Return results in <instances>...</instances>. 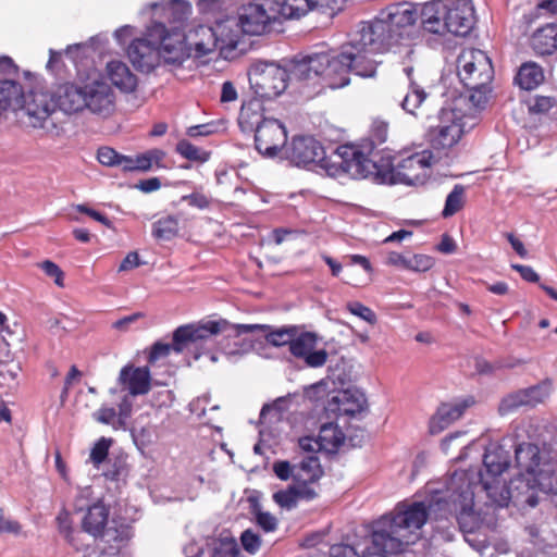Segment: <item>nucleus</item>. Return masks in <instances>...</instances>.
<instances>
[{
  "mask_svg": "<svg viewBox=\"0 0 557 557\" xmlns=\"http://www.w3.org/2000/svg\"><path fill=\"white\" fill-rule=\"evenodd\" d=\"M484 471H455L446 483L444 491H435L430 499L424 500L435 519L454 516L465 534L476 531L481 515L475 510L474 497L478 491L485 492L491 503L498 507L508 505L510 488L502 478L509 467V454L502 446L491 444L483 456Z\"/></svg>",
  "mask_w": 557,
  "mask_h": 557,
  "instance_id": "obj_1",
  "label": "nucleus"
},
{
  "mask_svg": "<svg viewBox=\"0 0 557 557\" xmlns=\"http://www.w3.org/2000/svg\"><path fill=\"white\" fill-rule=\"evenodd\" d=\"M265 324H231L226 320L207 321L201 324H187L177 327L173 333V343L158 342L151 347L148 361L150 363L169 356L172 351L182 354L193 352L195 359H199L208 351L205 345L211 342L212 336L223 334L225 338L233 339L234 347L227 343L223 349L227 356L248 352L250 349L259 350V347H278V331H269Z\"/></svg>",
  "mask_w": 557,
  "mask_h": 557,
  "instance_id": "obj_2",
  "label": "nucleus"
},
{
  "mask_svg": "<svg viewBox=\"0 0 557 557\" xmlns=\"http://www.w3.org/2000/svg\"><path fill=\"white\" fill-rule=\"evenodd\" d=\"M434 517L425 502H400L373 524L371 557L398 555L407 550L421 536V529Z\"/></svg>",
  "mask_w": 557,
  "mask_h": 557,
  "instance_id": "obj_3",
  "label": "nucleus"
},
{
  "mask_svg": "<svg viewBox=\"0 0 557 557\" xmlns=\"http://www.w3.org/2000/svg\"><path fill=\"white\" fill-rule=\"evenodd\" d=\"M281 157L297 166H310L315 173L332 178L359 180L360 150L350 145L337 147L331 154L311 136L294 137L290 143L281 147Z\"/></svg>",
  "mask_w": 557,
  "mask_h": 557,
  "instance_id": "obj_4",
  "label": "nucleus"
},
{
  "mask_svg": "<svg viewBox=\"0 0 557 557\" xmlns=\"http://www.w3.org/2000/svg\"><path fill=\"white\" fill-rule=\"evenodd\" d=\"M349 61L344 57V46L339 53L321 52L304 57L283 59L281 81L287 88L294 82L320 77L332 89L343 88L350 83Z\"/></svg>",
  "mask_w": 557,
  "mask_h": 557,
  "instance_id": "obj_5",
  "label": "nucleus"
},
{
  "mask_svg": "<svg viewBox=\"0 0 557 557\" xmlns=\"http://www.w3.org/2000/svg\"><path fill=\"white\" fill-rule=\"evenodd\" d=\"M433 154L430 150H423L401 160L394 168L387 158L379 160L369 159L360 151L358 168L362 174L360 178L370 180L375 184H422L429 176Z\"/></svg>",
  "mask_w": 557,
  "mask_h": 557,
  "instance_id": "obj_6",
  "label": "nucleus"
},
{
  "mask_svg": "<svg viewBox=\"0 0 557 557\" xmlns=\"http://www.w3.org/2000/svg\"><path fill=\"white\" fill-rule=\"evenodd\" d=\"M417 17L418 13L413 4L392 3L381 10L374 21L359 23L363 32L359 38L368 39L372 45L392 49L408 36V28L414 24Z\"/></svg>",
  "mask_w": 557,
  "mask_h": 557,
  "instance_id": "obj_7",
  "label": "nucleus"
},
{
  "mask_svg": "<svg viewBox=\"0 0 557 557\" xmlns=\"http://www.w3.org/2000/svg\"><path fill=\"white\" fill-rule=\"evenodd\" d=\"M437 123L431 124L428 138L434 149H449L457 145L463 134L475 126L474 117L461 113L447 101L438 111Z\"/></svg>",
  "mask_w": 557,
  "mask_h": 557,
  "instance_id": "obj_8",
  "label": "nucleus"
},
{
  "mask_svg": "<svg viewBox=\"0 0 557 557\" xmlns=\"http://www.w3.org/2000/svg\"><path fill=\"white\" fill-rule=\"evenodd\" d=\"M55 110L53 92L44 90L30 91L23 106L26 123L34 128L42 129L50 137H60L63 134L62 126L53 117Z\"/></svg>",
  "mask_w": 557,
  "mask_h": 557,
  "instance_id": "obj_9",
  "label": "nucleus"
},
{
  "mask_svg": "<svg viewBox=\"0 0 557 557\" xmlns=\"http://www.w3.org/2000/svg\"><path fill=\"white\" fill-rule=\"evenodd\" d=\"M362 34V26L358 24L351 33L348 44L344 46V57L350 63V73L364 78L374 77L381 61L372 59L371 55L387 52L391 48L372 45L368 39L360 40L359 37Z\"/></svg>",
  "mask_w": 557,
  "mask_h": 557,
  "instance_id": "obj_10",
  "label": "nucleus"
},
{
  "mask_svg": "<svg viewBox=\"0 0 557 557\" xmlns=\"http://www.w3.org/2000/svg\"><path fill=\"white\" fill-rule=\"evenodd\" d=\"M457 74L466 88H478L490 85L494 70L484 51L467 48L457 58Z\"/></svg>",
  "mask_w": 557,
  "mask_h": 557,
  "instance_id": "obj_11",
  "label": "nucleus"
},
{
  "mask_svg": "<svg viewBox=\"0 0 557 557\" xmlns=\"http://www.w3.org/2000/svg\"><path fill=\"white\" fill-rule=\"evenodd\" d=\"M322 473L318 457L312 455L305 457L294 474L296 481L286 491H281V507L289 509L300 499H312L315 493L309 486V483L319 480Z\"/></svg>",
  "mask_w": 557,
  "mask_h": 557,
  "instance_id": "obj_12",
  "label": "nucleus"
},
{
  "mask_svg": "<svg viewBox=\"0 0 557 557\" xmlns=\"http://www.w3.org/2000/svg\"><path fill=\"white\" fill-rule=\"evenodd\" d=\"M553 392V380L544 379L535 385L515 391L503 397L498 405V412L505 416L521 407L534 408L537 405L544 404Z\"/></svg>",
  "mask_w": 557,
  "mask_h": 557,
  "instance_id": "obj_13",
  "label": "nucleus"
},
{
  "mask_svg": "<svg viewBox=\"0 0 557 557\" xmlns=\"http://www.w3.org/2000/svg\"><path fill=\"white\" fill-rule=\"evenodd\" d=\"M249 83L255 94L263 101L278 97V63L257 61L249 71Z\"/></svg>",
  "mask_w": 557,
  "mask_h": 557,
  "instance_id": "obj_14",
  "label": "nucleus"
},
{
  "mask_svg": "<svg viewBox=\"0 0 557 557\" xmlns=\"http://www.w3.org/2000/svg\"><path fill=\"white\" fill-rule=\"evenodd\" d=\"M288 345L290 354L304 360L308 368H321L329 358L325 349H315L317 336L313 333H301L289 341H281V346Z\"/></svg>",
  "mask_w": 557,
  "mask_h": 557,
  "instance_id": "obj_15",
  "label": "nucleus"
},
{
  "mask_svg": "<svg viewBox=\"0 0 557 557\" xmlns=\"http://www.w3.org/2000/svg\"><path fill=\"white\" fill-rule=\"evenodd\" d=\"M449 34L467 36L474 25V8L471 0H443Z\"/></svg>",
  "mask_w": 557,
  "mask_h": 557,
  "instance_id": "obj_16",
  "label": "nucleus"
},
{
  "mask_svg": "<svg viewBox=\"0 0 557 557\" xmlns=\"http://www.w3.org/2000/svg\"><path fill=\"white\" fill-rule=\"evenodd\" d=\"M238 16L236 17L242 30L246 35L260 36L264 34L275 16L271 15L261 3H245L237 8Z\"/></svg>",
  "mask_w": 557,
  "mask_h": 557,
  "instance_id": "obj_17",
  "label": "nucleus"
},
{
  "mask_svg": "<svg viewBox=\"0 0 557 557\" xmlns=\"http://www.w3.org/2000/svg\"><path fill=\"white\" fill-rule=\"evenodd\" d=\"M278 423V398L271 404L263 405L259 418V442L255 445L256 454H263L264 449L276 453L278 442L275 437L276 425Z\"/></svg>",
  "mask_w": 557,
  "mask_h": 557,
  "instance_id": "obj_18",
  "label": "nucleus"
},
{
  "mask_svg": "<svg viewBox=\"0 0 557 557\" xmlns=\"http://www.w3.org/2000/svg\"><path fill=\"white\" fill-rule=\"evenodd\" d=\"M85 109L94 114L110 115L115 108V96L112 88L104 82L95 81L84 85Z\"/></svg>",
  "mask_w": 557,
  "mask_h": 557,
  "instance_id": "obj_19",
  "label": "nucleus"
},
{
  "mask_svg": "<svg viewBox=\"0 0 557 557\" xmlns=\"http://www.w3.org/2000/svg\"><path fill=\"white\" fill-rule=\"evenodd\" d=\"M325 409L337 416L356 417L367 409V398L357 388L337 391L327 400Z\"/></svg>",
  "mask_w": 557,
  "mask_h": 557,
  "instance_id": "obj_20",
  "label": "nucleus"
},
{
  "mask_svg": "<svg viewBox=\"0 0 557 557\" xmlns=\"http://www.w3.org/2000/svg\"><path fill=\"white\" fill-rule=\"evenodd\" d=\"M127 55L140 72L149 73L161 64V52L158 46L145 38L133 40L128 46Z\"/></svg>",
  "mask_w": 557,
  "mask_h": 557,
  "instance_id": "obj_21",
  "label": "nucleus"
},
{
  "mask_svg": "<svg viewBox=\"0 0 557 557\" xmlns=\"http://www.w3.org/2000/svg\"><path fill=\"white\" fill-rule=\"evenodd\" d=\"M213 28L220 46V54L224 59L233 58V52L238 49L245 35L237 18L230 15L224 20H218Z\"/></svg>",
  "mask_w": 557,
  "mask_h": 557,
  "instance_id": "obj_22",
  "label": "nucleus"
},
{
  "mask_svg": "<svg viewBox=\"0 0 557 557\" xmlns=\"http://www.w3.org/2000/svg\"><path fill=\"white\" fill-rule=\"evenodd\" d=\"M445 13L443 0H433L424 3L419 15L423 34L434 35L440 38L449 34Z\"/></svg>",
  "mask_w": 557,
  "mask_h": 557,
  "instance_id": "obj_23",
  "label": "nucleus"
},
{
  "mask_svg": "<svg viewBox=\"0 0 557 557\" xmlns=\"http://www.w3.org/2000/svg\"><path fill=\"white\" fill-rule=\"evenodd\" d=\"M472 404L473 399L471 397L465 398L462 400L442 404L430 419V433L438 434L443 432L453 422L458 420L463 414L465 410Z\"/></svg>",
  "mask_w": 557,
  "mask_h": 557,
  "instance_id": "obj_24",
  "label": "nucleus"
},
{
  "mask_svg": "<svg viewBox=\"0 0 557 557\" xmlns=\"http://www.w3.org/2000/svg\"><path fill=\"white\" fill-rule=\"evenodd\" d=\"M84 95V86L74 83L62 84L53 91L55 107L65 114L82 112L86 107Z\"/></svg>",
  "mask_w": 557,
  "mask_h": 557,
  "instance_id": "obj_25",
  "label": "nucleus"
},
{
  "mask_svg": "<svg viewBox=\"0 0 557 557\" xmlns=\"http://www.w3.org/2000/svg\"><path fill=\"white\" fill-rule=\"evenodd\" d=\"M516 466L519 469V476L530 475L532 479H525L527 485L531 486L536 482L535 475L539 474L541 467V454L537 445L532 443H522L516 447Z\"/></svg>",
  "mask_w": 557,
  "mask_h": 557,
  "instance_id": "obj_26",
  "label": "nucleus"
},
{
  "mask_svg": "<svg viewBox=\"0 0 557 557\" xmlns=\"http://www.w3.org/2000/svg\"><path fill=\"white\" fill-rule=\"evenodd\" d=\"M150 371L147 367L127 364L120 371L117 382L132 396L145 395L150 388Z\"/></svg>",
  "mask_w": 557,
  "mask_h": 557,
  "instance_id": "obj_27",
  "label": "nucleus"
},
{
  "mask_svg": "<svg viewBox=\"0 0 557 557\" xmlns=\"http://www.w3.org/2000/svg\"><path fill=\"white\" fill-rule=\"evenodd\" d=\"M278 122L274 119H263L257 123L255 129L256 149L267 158H275L278 154L276 138Z\"/></svg>",
  "mask_w": 557,
  "mask_h": 557,
  "instance_id": "obj_28",
  "label": "nucleus"
},
{
  "mask_svg": "<svg viewBox=\"0 0 557 557\" xmlns=\"http://www.w3.org/2000/svg\"><path fill=\"white\" fill-rule=\"evenodd\" d=\"M469 95L460 94L453 97L449 102L461 113H469L474 117V124L478 122V113L487 102L488 85L478 88H467Z\"/></svg>",
  "mask_w": 557,
  "mask_h": 557,
  "instance_id": "obj_29",
  "label": "nucleus"
},
{
  "mask_svg": "<svg viewBox=\"0 0 557 557\" xmlns=\"http://www.w3.org/2000/svg\"><path fill=\"white\" fill-rule=\"evenodd\" d=\"M186 40L197 57H205L215 50L220 51L213 26L199 25L187 34Z\"/></svg>",
  "mask_w": 557,
  "mask_h": 557,
  "instance_id": "obj_30",
  "label": "nucleus"
},
{
  "mask_svg": "<svg viewBox=\"0 0 557 557\" xmlns=\"http://www.w3.org/2000/svg\"><path fill=\"white\" fill-rule=\"evenodd\" d=\"M109 520V508L102 500H97L87 507L82 519V529L84 532L98 537L103 535Z\"/></svg>",
  "mask_w": 557,
  "mask_h": 557,
  "instance_id": "obj_31",
  "label": "nucleus"
},
{
  "mask_svg": "<svg viewBox=\"0 0 557 557\" xmlns=\"http://www.w3.org/2000/svg\"><path fill=\"white\" fill-rule=\"evenodd\" d=\"M392 98L406 113L418 116V110L425 102L428 94L414 81H410L405 94L393 90Z\"/></svg>",
  "mask_w": 557,
  "mask_h": 557,
  "instance_id": "obj_32",
  "label": "nucleus"
},
{
  "mask_svg": "<svg viewBox=\"0 0 557 557\" xmlns=\"http://www.w3.org/2000/svg\"><path fill=\"white\" fill-rule=\"evenodd\" d=\"M156 32L162 37L160 46H158L161 52V64L180 66L187 59V54L184 50V44L182 40L171 42V39L164 37L166 28L163 24L159 23L156 25Z\"/></svg>",
  "mask_w": 557,
  "mask_h": 557,
  "instance_id": "obj_33",
  "label": "nucleus"
},
{
  "mask_svg": "<svg viewBox=\"0 0 557 557\" xmlns=\"http://www.w3.org/2000/svg\"><path fill=\"white\" fill-rule=\"evenodd\" d=\"M26 95L18 82L13 79L0 81V112L2 110H23Z\"/></svg>",
  "mask_w": 557,
  "mask_h": 557,
  "instance_id": "obj_34",
  "label": "nucleus"
},
{
  "mask_svg": "<svg viewBox=\"0 0 557 557\" xmlns=\"http://www.w3.org/2000/svg\"><path fill=\"white\" fill-rule=\"evenodd\" d=\"M107 73L111 83L123 92H132L137 87V77L122 61L107 64Z\"/></svg>",
  "mask_w": 557,
  "mask_h": 557,
  "instance_id": "obj_35",
  "label": "nucleus"
},
{
  "mask_svg": "<svg viewBox=\"0 0 557 557\" xmlns=\"http://www.w3.org/2000/svg\"><path fill=\"white\" fill-rule=\"evenodd\" d=\"M314 9L331 10V3L329 0H283L281 1V17L300 18Z\"/></svg>",
  "mask_w": 557,
  "mask_h": 557,
  "instance_id": "obj_36",
  "label": "nucleus"
},
{
  "mask_svg": "<svg viewBox=\"0 0 557 557\" xmlns=\"http://www.w3.org/2000/svg\"><path fill=\"white\" fill-rule=\"evenodd\" d=\"M196 7L199 13L208 20H224L237 9L236 0H198Z\"/></svg>",
  "mask_w": 557,
  "mask_h": 557,
  "instance_id": "obj_37",
  "label": "nucleus"
},
{
  "mask_svg": "<svg viewBox=\"0 0 557 557\" xmlns=\"http://www.w3.org/2000/svg\"><path fill=\"white\" fill-rule=\"evenodd\" d=\"M532 47L537 54H552L557 49V24L537 29L532 36Z\"/></svg>",
  "mask_w": 557,
  "mask_h": 557,
  "instance_id": "obj_38",
  "label": "nucleus"
},
{
  "mask_svg": "<svg viewBox=\"0 0 557 557\" xmlns=\"http://www.w3.org/2000/svg\"><path fill=\"white\" fill-rule=\"evenodd\" d=\"M344 433L336 424L325 423L320 428L315 445L318 450L335 453L344 443Z\"/></svg>",
  "mask_w": 557,
  "mask_h": 557,
  "instance_id": "obj_39",
  "label": "nucleus"
},
{
  "mask_svg": "<svg viewBox=\"0 0 557 557\" xmlns=\"http://www.w3.org/2000/svg\"><path fill=\"white\" fill-rule=\"evenodd\" d=\"M544 81V74L541 66L534 62H528L520 66L516 76L517 84L525 90L536 88Z\"/></svg>",
  "mask_w": 557,
  "mask_h": 557,
  "instance_id": "obj_40",
  "label": "nucleus"
},
{
  "mask_svg": "<svg viewBox=\"0 0 557 557\" xmlns=\"http://www.w3.org/2000/svg\"><path fill=\"white\" fill-rule=\"evenodd\" d=\"M249 512L253 515L257 524L265 532L274 531L276 528V518L268 511H263L260 504V494L252 492L247 497Z\"/></svg>",
  "mask_w": 557,
  "mask_h": 557,
  "instance_id": "obj_41",
  "label": "nucleus"
},
{
  "mask_svg": "<svg viewBox=\"0 0 557 557\" xmlns=\"http://www.w3.org/2000/svg\"><path fill=\"white\" fill-rule=\"evenodd\" d=\"M55 522L59 533L63 536V539L70 545L78 548L77 537L79 536V532L75 530L71 515L65 508L60 510L55 518Z\"/></svg>",
  "mask_w": 557,
  "mask_h": 557,
  "instance_id": "obj_42",
  "label": "nucleus"
},
{
  "mask_svg": "<svg viewBox=\"0 0 557 557\" xmlns=\"http://www.w3.org/2000/svg\"><path fill=\"white\" fill-rule=\"evenodd\" d=\"M178 232V221L169 215L153 223L152 235L159 240H171Z\"/></svg>",
  "mask_w": 557,
  "mask_h": 557,
  "instance_id": "obj_43",
  "label": "nucleus"
},
{
  "mask_svg": "<svg viewBox=\"0 0 557 557\" xmlns=\"http://www.w3.org/2000/svg\"><path fill=\"white\" fill-rule=\"evenodd\" d=\"M176 152L189 161L200 163L207 162L210 159V152L198 148L186 139L177 143Z\"/></svg>",
  "mask_w": 557,
  "mask_h": 557,
  "instance_id": "obj_44",
  "label": "nucleus"
},
{
  "mask_svg": "<svg viewBox=\"0 0 557 557\" xmlns=\"http://www.w3.org/2000/svg\"><path fill=\"white\" fill-rule=\"evenodd\" d=\"M162 5L169 13V20L173 22H182L186 20L190 13V5L184 0H172L169 3H153L152 8Z\"/></svg>",
  "mask_w": 557,
  "mask_h": 557,
  "instance_id": "obj_45",
  "label": "nucleus"
},
{
  "mask_svg": "<svg viewBox=\"0 0 557 557\" xmlns=\"http://www.w3.org/2000/svg\"><path fill=\"white\" fill-rule=\"evenodd\" d=\"M465 188L461 185H456L448 194L445 207L443 209V216L448 218L457 213L463 206Z\"/></svg>",
  "mask_w": 557,
  "mask_h": 557,
  "instance_id": "obj_46",
  "label": "nucleus"
},
{
  "mask_svg": "<svg viewBox=\"0 0 557 557\" xmlns=\"http://www.w3.org/2000/svg\"><path fill=\"white\" fill-rule=\"evenodd\" d=\"M98 161L106 166H120L124 171L126 156L120 154L110 147H102L97 153Z\"/></svg>",
  "mask_w": 557,
  "mask_h": 557,
  "instance_id": "obj_47",
  "label": "nucleus"
},
{
  "mask_svg": "<svg viewBox=\"0 0 557 557\" xmlns=\"http://www.w3.org/2000/svg\"><path fill=\"white\" fill-rule=\"evenodd\" d=\"M111 444L112 440L101 437L92 446L89 459L96 468H99V466L107 459Z\"/></svg>",
  "mask_w": 557,
  "mask_h": 557,
  "instance_id": "obj_48",
  "label": "nucleus"
},
{
  "mask_svg": "<svg viewBox=\"0 0 557 557\" xmlns=\"http://www.w3.org/2000/svg\"><path fill=\"white\" fill-rule=\"evenodd\" d=\"M107 541L115 543L116 547L125 545L133 536L132 528L127 524H121L116 528H110L106 532Z\"/></svg>",
  "mask_w": 557,
  "mask_h": 557,
  "instance_id": "obj_49",
  "label": "nucleus"
},
{
  "mask_svg": "<svg viewBox=\"0 0 557 557\" xmlns=\"http://www.w3.org/2000/svg\"><path fill=\"white\" fill-rule=\"evenodd\" d=\"M434 264V258L429 255H409L407 270L413 272H426L432 269Z\"/></svg>",
  "mask_w": 557,
  "mask_h": 557,
  "instance_id": "obj_50",
  "label": "nucleus"
},
{
  "mask_svg": "<svg viewBox=\"0 0 557 557\" xmlns=\"http://www.w3.org/2000/svg\"><path fill=\"white\" fill-rule=\"evenodd\" d=\"M346 309L354 315L373 325L376 323L377 318L375 312L359 301H349L346 305Z\"/></svg>",
  "mask_w": 557,
  "mask_h": 557,
  "instance_id": "obj_51",
  "label": "nucleus"
},
{
  "mask_svg": "<svg viewBox=\"0 0 557 557\" xmlns=\"http://www.w3.org/2000/svg\"><path fill=\"white\" fill-rule=\"evenodd\" d=\"M239 553L238 544L234 539H221L214 547V557H236Z\"/></svg>",
  "mask_w": 557,
  "mask_h": 557,
  "instance_id": "obj_52",
  "label": "nucleus"
},
{
  "mask_svg": "<svg viewBox=\"0 0 557 557\" xmlns=\"http://www.w3.org/2000/svg\"><path fill=\"white\" fill-rule=\"evenodd\" d=\"M152 168L151 162L147 156V152L136 156L135 158L127 157L124 160V172H134V171H148Z\"/></svg>",
  "mask_w": 557,
  "mask_h": 557,
  "instance_id": "obj_53",
  "label": "nucleus"
},
{
  "mask_svg": "<svg viewBox=\"0 0 557 557\" xmlns=\"http://www.w3.org/2000/svg\"><path fill=\"white\" fill-rule=\"evenodd\" d=\"M38 267L45 272L47 276L53 278L54 283L59 287H63L64 273L57 263L52 262L51 260H45L38 263Z\"/></svg>",
  "mask_w": 557,
  "mask_h": 557,
  "instance_id": "obj_54",
  "label": "nucleus"
},
{
  "mask_svg": "<svg viewBox=\"0 0 557 557\" xmlns=\"http://www.w3.org/2000/svg\"><path fill=\"white\" fill-rule=\"evenodd\" d=\"M92 418L101 423L115 426L117 424V412L113 407L101 406L92 413Z\"/></svg>",
  "mask_w": 557,
  "mask_h": 557,
  "instance_id": "obj_55",
  "label": "nucleus"
},
{
  "mask_svg": "<svg viewBox=\"0 0 557 557\" xmlns=\"http://www.w3.org/2000/svg\"><path fill=\"white\" fill-rule=\"evenodd\" d=\"M240 543L246 552L255 554L260 548L261 540L257 533L248 529L242 533Z\"/></svg>",
  "mask_w": 557,
  "mask_h": 557,
  "instance_id": "obj_56",
  "label": "nucleus"
},
{
  "mask_svg": "<svg viewBox=\"0 0 557 557\" xmlns=\"http://www.w3.org/2000/svg\"><path fill=\"white\" fill-rule=\"evenodd\" d=\"M555 103L556 101L552 97L536 96L530 104V111L533 113H545L549 111Z\"/></svg>",
  "mask_w": 557,
  "mask_h": 557,
  "instance_id": "obj_57",
  "label": "nucleus"
},
{
  "mask_svg": "<svg viewBox=\"0 0 557 557\" xmlns=\"http://www.w3.org/2000/svg\"><path fill=\"white\" fill-rule=\"evenodd\" d=\"M144 317V313L143 312H135L131 315H127V317H124L117 321H115L113 324H112V327L120 331V332H126L129 330V326L135 323L136 321H138L139 319H141Z\"/></svg>",
  "mask_w": 557,
  "mask_h": 557,
  "instance_id": "obj_58",
  "label": "nucleus"
},
{
  "mask_svg": "<svg viewBox=\"0 0 557 557\" xmlns=\"http://www.w3.org/2000/svg\"><path fill=\"white\" fill-rule=\"evenodd\" d=\"M388 125L383 121H375L372 125V138L375 143L382 144L387 138Z\"/></svg>",
  "mask_w": 557,
  "mask_h": 557,
  "instance_id": "obj_59",
  "label": "nucleus"
},
{
  "mask_svg": "<svg viewBox=\"0 0 557 557\" xmlns=\"http://www.w3.org/2000/svg\"><path fill=\"white\" fill-rule=\"evenodd\" d=\"M183 200L187 201L189 206L196 207L198 209H206L210 205V199L201 193H193L190 195L184 196Z\"/></svg>",
  "mask_w": 557,
  "mask_h": 557,
  "instance_id": "obj_60",
  "label": "nucleus"
},
{
  "mask_svg": "<svg viewBox=\"0 0 557 557\" xmlns=\"http://www.w3.org/2000/svg\"><path fill=\"white\" fill-rule=\"evenodd\" d=\"M76 209L78 212L89 215L90 218L100 222L101 224L106 225L107 227H111V221L106 215L100 213L99 211L90 209L85 205H77Z\"/></svg>",
  "mask_w": 557,
  "mask_h": 557,
  "instance_id": "obj_61",
  "label": "nucleus"
},
{
  "mask_svg": "<svg viewBox=\"0 0 557 557\" xmlns=\"http://www.w3.org/2000/svg\"><path fill=\"white\" fill-rule=\"evenodd\" d=\"M511 268L517 271L521 277L528 282L535 283L540 280L539 274L529 265L511 264Z\"/></svg>",
  "mask_w": 557,
  "mask_h": 557,
  "instance_id": "obj_62",
  "label": "nucleus"
},
{
  "mask_svg": "<svg viewBox=\"0 0 557 557\" xmlns=\"http://www.w3.org/2000/svg\"><path fill=\"white\" fill-rule=\"evenodd\" d=\"M409 255H403L399 252L391 251L386 256V263L404 270H407Z\"/></svg>",
  "mask_w": 557,
  "mask_h": 557,
  "instance_id": "obj_63",
  "label": "nucleus"
},
{
  "mask_svg": "<svg viewBox=\"0 0 557 557\" xmlns=\"http://www.w3.org/2000/svg\"><path fill=\"white\" fill-rule=\"evenodd\" d=\"M139 256L136 251L127 253L119 267V272L128 271L139 267Z\"/></svg>",
  "mask_w": 557,
  "mask_h": 557,
  "instance_id": "obj_64",
  "label": "nucleus"
}]
</instances>
